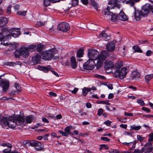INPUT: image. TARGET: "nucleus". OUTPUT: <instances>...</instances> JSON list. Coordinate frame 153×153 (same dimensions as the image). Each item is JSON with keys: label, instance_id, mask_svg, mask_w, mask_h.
I'll list each match as a JSON object with an SVG mask.
<instances>
[{"label": "nucleus", "instance_id": "obj_1", "mask_svg": "<svg viewBox=\"0 0 153 153\" xmlns=\"http://www.w3.org/2000/svg\"><path fill=\"white\" fill-rule=\"evenodd\" d=\"M150 8V6L148 4H146L143 7L141 10H135L134 17L136 21L139 20L141 16H145L146 15Z\"/></svg>", "mask_w": 153, "mask_h": 153}, {"label": "nucleus", "instance_id": "obj_2", "mask_svg": "<svg viewBox=\"0 0 153 153\" xmlns=\"http://www.w3.org/2000/svg\"><path fill=\"white\" fill-rule=\"evenodd\" d=\"M7 119V117H3L0 120V124L3 127L7 126L10 128H14L17 125L15 119L9 120Z\"/></svg>", "mask_w": 153, "mask_h": 153}, {"label": "nucleus", "instance_id": "obj_3", "mask_svg": "<svg viewBox=\"0 0 153 153\" xmlns=\"http://www.w3.org/2000/svg\"><path fill=\"white\" fill-rule=\"evenodd\" d=\"M113 8V7L111 8L110 7L108 6L106 8L104 9L102 13L105 16H108L109 18H111V20L112 22H115L118 19V16H117L115 14L110 11V9Z\"/></svg>", "mask_w": 153, "mask_h": 153}, {"label": "nucleus", "instance_id": "obj_4", "mask_svg": "<svg viewBox=\"0 0 153 153\" xmlns=\"http://www.w3.org/2000/svg\"><path fill=\"white\" fill-rule=\"evenodd\" d=\"M43 59L45 60H51L53 57L54 55V52L53 50H49L46 51H43L42 53Z\"/></svg>", "mask_w": 153, "mask_h": 153}, {"label": "nucleus", "instance_id": "obj_5", "mask_svg": "<svg viewBox=\"0 0 153 153\" xmlns=\"http://www.w3.org/2000/svg\"><path fill=\"white\" fill-rule=\"evenodd\" d=\"M99 55V52L97 50L90 49L88 50V56L89 59L94 61L96 60Z\"/></svg>", "mask_w": 153, "mask_h": 153}, {"label": "nucleus", "instance_id": "obj_6", "mask_svg": "<svg viewBox=\"0 0 153 153\" xmlns=\"http://www.w3.org/2000/svg\"><path fill=\"white\" fill-rule=\"evenodd\" d=\"M95 65L94 61L89 59L83 64V66L85 69L92 70L94 68Z\"/></svg>", "mask_w": 153, "mask_h": 153}, {"label": "nucleus", "instance_id": "obj_7", "mask_svg": "<svg viewBox=\"0 0 153 153\" xmlns=\"http://www.w3.org/2000/svg\"><path fill=\"white\" fill-rule=\"evenodd\" d=\"M58 30L62 32H66L70 28L69 24L66 22H62L59 24L58 26Z\"/></svg>", "mask_w": 153, "mask_h": 153}, {"label": "nucleus", "instance_id": "obj_8", "mask_svg": "<svg viewBox=\"0 0 153 153\" xmlns=\"http://www.w3.org/2000/svg\"><path fill=\"white\" fill-rule=\"evenodd\" d=\"M128 72L127 69L126 67H123L120 70L117 71L116 73L117 74L121 79H123L126 76Z\"/></svg>", "mask_w": 153, "mask_h": 153}, {"label": "nucleus", "instance_id": "obj_9", "mask_svg": "<svg viewBox=\"0 0 153 153\" xmlns=\"http://www.w3.org/2000/svg\"><path fill=\"white\" fill-rule=\"evenodd\" d=\"M0 85L3 88V90L4 92H6L9 87V83L6 80L1 78L0 76Z\"/></svg>", "mask_w": 153, "mask_h": 153}, {"label": "nucleus", "instance_id": "obj_10", "mask_svg": "<svg viewBox=\"0 0 153 153\" xmlns=\"http://www.w3.org/2000/svg\"><path fill=\"white\" fill-rule=\"evenodd\" d=\"M153 143L147 142L142 148L143 151L145 153H148L152 152L153 150Z\"/></svg>", "mask_w": 153, "mask_h": 153}, {"label": "nucleus", "instance_id": "obj_11", "mask_svg": "<svg viewBox=\"0 0 153 153\" xmlns=\"http://www.w3.org/2000/svg\"><path fill=\"white\" fill-rule=\"evenodd\" d=\"M108 56V54L106 51H102L97 58V62H101L103 61Z\"/></svg>", "mask_w": 153, "mask_h": 153}, {"label": "nucleus", "instance_id": "obj_12", "mask_svg": "<svg viewBox=\"0 0 153 153\" xmlns=\"http://www.w3.org/2000/svg\"><path fill=\"white\" fill-rule=\"evenodd\" d=\"M21 56L25 58L29 55V51L28 49L25 47H22L20 48Z\"/></svg>", "mask_w": 153, "mask_h": 153}, {"label": "nucleus", "instance_id": "obj_13", "mask_svg": "<svg viewBox=\"0 0 153 153\" xmlns=\"http://www.w3.org/2000/svg\"><path fill=\"white\" fill-rule=\"evenodd\" d=\"M11 31V35L14 37H18L20 35V30L19 28H13L10 29L9 32Z\"/></svg>", "mask_w": 153, "mask_h": 153}, {"label": "nucleus", "instance_id": "obj_14", "mask_svg": "<svg viewBox=\"0 0 153 153\" xmlns=\"http://www.w3.org/2000/svg\"><path fill=\"white\" fill-rule=\"evenodd\" d=\"M15 119L17 125L21 126L23 125L25 122V119L23 117L19 116H16Z\"/></svg>", "mask_w": 153, "mask_h": 153}, {"label": "nucleus", "instance_id": "obj_15", "mask_svg": "<svg viewBox=\"0 0 153 153\" xmlns=\"http://www.w3.org/2000/svg\"><path fill=\"white\" fill-rule=\"evenodd\" d=\"M107 50L108 51H113L115 47V45L113 42H109L106 46Z\"/></svg>", "mask_w": 153, "mask_h": 153}, {"label": "nucleus", "instance_id": "obj_16", "mask_svg": "<svg viewBox=\"0 0 153 153\" xmlns=\"http://www.w3.org/2000/svg\"><path fill=\"white\" fill-rule=\"evenodd\" d=\"M105 70H108L110 68H113L114 64L112 61L109 60H106L105 62Z\"/></svg>", "mask_w": 153, "mask_h": 153}, {"label": "nucleus", "instance_id": "obj_17", "mask_svg": "<svg viewBox=\"0 0 153 153\" xmlns=\"http://www.w3.org/2000/svg\"><path fill=\"white\" fill-rule=\"evenodd\" d=\"M118 19L122 21H126L128 18L124 12L120 11L118 15Z\"/></svg>", "mask_w": 153, "mask_h": 153}, {"label": "nucleus", "instance_id": "obj_18", "mask_svg": "<svg viewBox=\"0 0 153 153\" xmlns=\"http://www.w3.org/2000/svg\"><path fill=\"white\" fill-rule=\"evenodd\" d=\"M40 56L39 54H36L32 57V62L34 64H38L40 61Z\"/></svg>", "mask_w": 153, "mask_h": 153}, {"label": "nucleus", "instance_id": "obj_19", "mask_svg": "<svg viewBox=\"0 0 153 153\" xmlns=\"http://www.w3.org/2000/svg\"><path fill=\"white\" fill-rule=\"evenodd\" d=\"M38 69L43 71L45 73H47L51 69V67L50 65H48L46 67L39 66L38 67Z\"/></svg>", "mask_w": 153, "mask_h": 153}, {"label": "nucleus", "instance_id": "obj_20", "mask_svg": "<svg viewBox=\"0 0 153 153\" xmlns=\"http://www.w3.org/2000/svg\"><path fill=\"white\" fill-rule=\"evenodd\" d=\"M7 23V19L4 17L0 18V27L5 25Z\"/></svg>", "mask_w": 153, "mask_h": 153}, {"label": "nucleus", "instance_id": "obj_21", "mask_svg": "<svg viewBox=\"0 0 153 153\" xmlns=\"http://www.w3.org/2000/svg\"><path fill=\"white\" fill-rule=\"evenodd\" d=\"M71 66L72 68H76L77 65L76 59L74 57L72 56L71 58Z\"/></svg>", "mask_w": 153, "mask_h": 153}, {"label": "nucleus", "instance_id": "obj_22", "mask_svg": "<svg viewBox=\"0 0 153 153\" xmlns=\"http://www.w3.org/2000/svg\"><path fill=\"white\" fill-rule=\"evenodd\" d=\"M34 119V116L33 115H29L26 117L25 119L26 123H30Z\"/></svg>", "mask_w": 153, "mask_h": 153}, {"label": "nucleus", "instance_id": "obj_23", "mask_svg": "<svg viewBox=\"0 0 153 153\" xmlns=\"http://www.w3.org/2000/svg\"><path fill=\"white\" fill-rule=\"evenodd\" d=\"M9 32L8 30L7 32H5V35H3V40L4 41L9 40L11 38V36L9 34Z\"/></svg>", "mask_w": 153, "mask_h": 153}, {"label": "nucleus", "instance_id": "obj_24", "mask_svg": "<svg viewBox=\"0 0 153 153\" xmlns=\"http://www.w3.org/2000/svg\"><path fill=\"white\" fill-rule=\"evenodd\" d=\"M132 78L134 79H136L140 77V74L137 71H134L132 72Z\"/></svg>", "mask_w": 153, "mask_h": 153}, {"label": "nucleus", "instance_id": "obj_25", "mask_svg": "<svg viewBox=\"0 0 153 153\" xmlns=\"http://www.w3.org/2000/svg\"><path fill=\"white\" fill-rule=\"evenodd\" d=\"M84 51L82 49H79L77 52V57L79 58L81 57L82 56L83 54Z\"/></svg>", "mask_w": 153, "mask_h": 153}, {"label": "nucleus", "instance_id": "obj_26", "mask_svg": "<svg viewBox=\"0 0 153 153\" xmlns=\"http://www.w3.org/2000/svg\"><path fill=\"white\" fill-rule=\"evenodd\" d=\"M2 32L3 33V34H1V33H0V41H1L2 40H3V35H5V32H8V29H7V28H3L2 29Z\"/></svg>", "mask_w": 153, "mask_h": 153}, {"label": "nucleus", "instance_id": "obj_27", "mask_svg": "<svg viewBox=\"0 0 153 153\" xmlns=\"http://www.w3.org/2000/svg\"><path fill=\"white\" fill-rule=\"evenodd\" d=\"M40 143L37 141H33L30 143V145L32 146L38 147L39 146H40Z\"/></svg>", "mask_w": 153, "mask_h": 153}, {"label": "nucleus", "instance_id": "obj_28", "mask_svg": "<svg viewBox=\"0 0 153 153\" xmlns=\"http://www.w3.org/2000/svg\"><path fill=\"white\" fill-rule=\"evenodd\" d=\"M123 65V62L121 60H119L117 62L115 65V67L116 68H120Z\"/></svg>", "mask_w": 153, "mask_h": 153}, {"label": "nucleus", "instance_id": "obj_29", "mask_svg": "<svg viewBox=\"0 0 153 153\" xmlns=\"http://www.w3.org/2000/svg\"><path fill=\"white\" fill-rule=\"evenodd\" d=\"M20 63L19 62H7L6 63L5 65L10 66H14L17 65L19 64V63Z\"/></svg>", "mask_w": 153, "mask_h": 153}, {"label": "nucleus", "instance_id": "obj_30", "mask_svg": "<svg viewBox=\"0 0 153 153\" xmlns=\"http://www.w3.org/2000/svg\"><path fill=\"white\" fill-rule=\"evenodd\" d=\"M133 49L134 50L135 52L142 53L143 51L140 48L137 46H134L133 47Z\"/></svg>", "mask_w": 153, "mask_h": 153}, {"label": "nucleus", "instance_id": "obj_31", "mask_svg": "<svg viewBox=\"0 0 153 153\" xmlns=\"http://www.w3.org/2000/svg\"><path fill=\"white\" fill-rule=\"evenodd\" d=\"M101 37H105L106 39H108L109 37L108 36V35L105 33L104 31H102L101 33L99 35Z\"/></svg>", "mask_w": 153, "mask_h": 153}, {"label": "nucleus", "instance_id": "obj_32", "mask_svg": "<svg viewBox=\"0 0 153 153\" xmlns=\"http://www.w3.org/2000/svg\"><path fill=\"white\" fill-rule=\"evenodd\" d=\"M44 46L41 44H39L37 45L36 50L39 52L41 51L43 48Z\"/></svg>", "mask_w": 153, "mask_h": 153}, {"label": "nucleus", "instance_id": "obj_33", "mask_svg": "<svg viewBox=\"0 0 153 153\" xmlns=\"http://www.w3.org/2000/svg\"><path fill=\"white\" fill-rule=\"evenodd\" d=\"M99 146L100 147L99 148V149L100 151L103 148L107 150L109 148L108 145L104 144H101Z\"/></svg>", "mask_w": 153, "mask_h": 153}, {"label": "nucleus", "instance_id": "obj_34", "mask_svg": "<svg viewBox=\"0 0 153 153\" xmlns=\"http://www.w3.org/2000/svg\"><path fill=\"white\" fill-rule=\"evenodd\" d=\"M148 136L149 137L148 140V142L152 143V142L153 141V133H150L148 135Z\"/></svg>", "mask_w": 153, "mask_h": 153}, {"label": "nucleus", "instance_id": "obj_35", "mask_svg": "<svg viewBox=\"0 0 153 153\" xmlns=\"http://www.w3.org/2000/svg\"><path fill=\"white\" fill-rule=\"evenodd\" d=\"M126 4H129L131 7H133L135 4V2L134 0H128L126 1Z\"/></svg>", "mask_w": 153, "mask_h": 153}, {"label": "nucleus", "instance_id": "obj_36", "mask_svg": "<svg viewBox=\"0 0 153 153\" xmlns=\"http://www.w3.org/2000/svg\"><path fill=\"white\" fill-rule=\"evenodd\" d=\"M153 77V74L146 75L145 76V79L146 82H148Z\"/></svg>", "mask_w": 153, "mask_h": 153}, {"label": "nucleus", "instance_id": "obj_37", "mask_svg": "<svg viewBox=\"0 0 153 153\" xmlns=\"http://www.w3.org/2000/svg\"><path fill=\"white\" fill-rule=\"evenodd\" d=\"M141 126H136L134 125L131 126L130 127V128L131 130H135L136 131L139 130L141 128Z\"/></svg>", "mask_w": 153, "mask_h": 153}, {"label": "nucleus", "instance_id": "obj_38", "mask_svg": "<svg viewBox=\"0 0 153 153\" xmlns=\"http://www.w3.org/2000/svg\"><path fill=\"white\" fill-rule=\"evenodd\" d=\"M91 4L97 10L98 9V5L97 4L94 0H91Z\"/></svg>", "mask_w": 153, "mask_h": 153}, {"label": "nucleus", "instance_id": "obj_39", "mask_svg": "<svg viewBox=\"0 0 153 153\" xmlns=\"http://www.w3.org/2000/svg\"><path fill=\"white\" fill-rule=\"evenodd\" d=\"M137 140L140 142H142L145 139L144 137H143L142 135H137Z\"/></svg>", "mask_w": 153, "mask_h": 153}, {"label": "nucleus", "instance_id": "obj_40", "mask_svg": "<svg viewBox=\"0 0 153 153\" xmlns=\"http://www.w3.org/2000/svg\"><path fill=\"white\" fill-rule=\"evenodd\" d=\"M15 56L16 58H19L21 56L20 49L19 51L16 50L14 53Z\"/></svg>", "mask_w": 153, "mask_h": 153}, {"label": "nucleus", "instance_id": "obj_41", "mask_svg": "<svg viewBox=\"0 0 153 153\" xmlns=\"http://www.w3.org/2000/svg\"><path fill=\"white\" fill-rule=\"evenodd\" d=\"M52 0H44V4L45 6L47 7L50 5Z\"/></svg>", "mask_w": 153, "mask_h": 153}, {"label": "nucleus", "instance_id": "obj_42", "mask_svg": "<svg viewBox=\"0 0 153 153\" xmlns=\"http://www.w3.org/2000/svg\"><path fill=\"white\" fill-rule=\"evenodd\" d=\"M98 103L102 104L109 105H110V103H109L108 100L100 101L98 102Z\"/></svg>", "mask_w": 153, "mask_h": 153}, {"label": "nucleus", "instance_id": "obj_43", "mask_svg": "<svg viewBox=\"0 0 153 153\" xmlns=\"http://www.w3.org/2000/svg\"><path fill=\"white\" fill-rule=\"evenodd\" d=\"M137 102L142 106L144 105H145L143 100L141 99H137Z\"/></svg>", "mask_w": 153, "mask_h": 153}, {"label": "nucleus", "instance_id": "obj_44", "mask_svg": "<svg viewBox=\"0 0 153 153\" xmlns=\"http://www.w3.org/2000/svg\"><path fill=\"white\" fill-rule=\"evenodd\" d=\"M87 88H84L82 90V93L83 95L85 96L89 91H90Z\"/></svg>", "mask_w": 153, "mask_h": 153}, {"label": "nucleus", "instance_id": "obj_45", "mask_svg": "<svg viewBox=\"0 0 153 153\" xmlns=\"http://www.w3.org/2000/svg\"><path fill=\"white\" fill-rule=\"evenodd\" d=\"M11 6L10 5H9L8 7H7V8L6 10V13L8 14H10L11 13Z\"/></svg>", "mask_w": 153, "mask_h": 153}, {"label": "nucleus", "instance_id": "obj_46", "mask_svg": "<svg viewBox=\"0 0 153 153\" xmlns=\"http://www.w3.org/2000/svg\"><path fill=\"white\" fill-rule=\"evenodd\" d=\"M78 0H72V5L73 6H75L78 4Z\"/></svg>", "mask_w": 153, "mask_h": 153}, {"label": "nucleus", "instance_id": "obj_47", "mask_svg": "<svg viewBox=\"0 0 153 153\" xmlns=\"http://www.w3.org/2000/svg\"><path fill=\"white\" fill-rule=\"evenodd\" d=\"M104 110L101 108H100L98 109L97 112L98 115L100 116H101L103 113Z\"/></svg>", "mask_w": 153, "mask_h": 153}, {"label": "nucleus", "instance_id": "obj_48", "mask_svg": "<svg viewBox=\"0 0 153 153\" xmlns=\"http://www.w3.org/2000/svg\"><path fill=\"white\" fill-rule=\"evenodd\" d=\"M59 132L64 136L67 137L68 135V133H67L65 132H64L62 130L59 131Z\"/></svg>", "mask_w": 153, "mask_h": 153}, {"label": "nucleus", "instance_id": "obj_49", "mask_svg": "<svg viewBox=\"0 0 153 153\" xmlns=\"http://www.w3.org/2000/svg\"><path fill=\"white\" fill-rule=\"evenodd\" d=\"M11 148H9L7 149H4L3 151V153H12V152H11Z\"/></svg>", "mask_w": 153, "mask_h": 153}, {"label": "nucleus", "instance_id": "obj_50", "mask_svg": "<svg viewBox=\"0 0 153 153\" xmlns=\"http://www.w3.org/2000/svg\"><path fill=\"white\" fill-rule=\"evenodd\" d=\"M143 152L142 148L141 149V150H140L138 149H136L134 150L133 153H142Z\"/></svg>", "mask_w": 153, "mask_h": 153}, {"label": "nucleus", "instance_id": "obj_51", "mask_svg": "<svg viewBox=\"0 0 153 153\" xmlns=\"http://www.w3.org/2000/svg\"><path fill=\"white\" fill-rule=\"evenodd\" d=\"M117 1L116 0L114 1V7H117L118 8H119L120 7V5L119 4H118L117 2Z\"/></svg>", "mask_w": 153, "mask_h": 153}, {"label": "nucleus", "instance_id": "obj_52", "mask_svg": "<svg viewBox=\"0 0 153 153\" xmlns=\"http://www.w3.org/2000/svg\"><path fill=\"white\" fill-rule=\"evenodd\" d=\"M71 128V127L68 126L65 128V131L68 134V133H70Z\"/></svg>", "mask_w": 153, "mask_h": 153}, {"label": "nucleus", "instance_id": "obj_53", "mask_svg": "<svg viewBox=\"0 0 153 153\" xmlns=\"http://www.w3.org/2000/svg\"><path fill=\"white\" fill-rule=\"evenodd\" d=\"M107 152L110 153H118V150L114 149H110Z\"/></svg>", "mask_w": 153, "mask_h": 153}, {"label": "nucleus", "instance_id": "obj_54", "mask_svg": "<svg viewBox=\"0 0 153 153\" xmlns=\"http://www.w3.org/2000/svg\"><path fill=\"white\" fill-rule=\"evenodd\" d=\"M14 86L17 89L18 91H19L21 90V88L20 87L19 85L17 83H15L14 84Z\"/></svg>", "mask_w": 153, "mask_h": 153}, {"label": "nucleus", "instance_id": "obj_55", "mask_svg": "<svg viewBox=\"0 0 153 153\" xmlns=\"http://www.w3.org/2000/svg\"><path fill=\"white\" fill-rule=\"evenodd\" d=\"M26 13V11H19L17 13V14L24 16L25 15Z\"/></svg>", "mask_w": 153, "mask_h": 153}, {"label": "nucleus", "instance_id": "obj_56", "mask_svg": "<svg viewBox=\"0 0 153 153\" xmlns=\"http://www.w3.org/2000/svg\"><path fill=\"white\" fill-rule=\"evenodd\" d=\"M108 57L110 59L112 60H114L116 58V56L115 55L111 54L108 55Z\"/></svg>", "mask_w": 153, "mask_h": 153}, {"label": "nucleus", "instance_id": "obj_57", "mask_svg": "<svg viewBox=\"0 0 153 153\" xmlns=\"http://www.w3.org/2000/svg\"><path fill=\"white\" fill-rule=\"evenodd\" d=\"M101 139L103 141L107 142L110 141V139L105 137H102L101 138Z\"/></svg>", "mask_w": 153, "mask_h": 153}, {"label": "nucleus", "instance_id": "obj_58", "mask_svg": "<svg viewBox=\"0 0 153 153\" xmlns=\"http://www.w3.org/2000/svg\"><path fill=\"white\" fill-rule=\"evenodd\" d=\"M142 110L148 112H150V110L149 108L145 107H143L142 108Z\"/></svg>", "mask_w": 153, "mask_h": 153}, {"label": "nucleus", "instance_id": "obj_59", "mask_svg": "<svg viewBox=\"0 0 153 153\" xmlns=\"http://www.w3.org/2000/svg\"><path fill=\"white\" fill-rule=\"evenodd\" d=\"M111 123V122L109 120H108L105 121L104 122V123L105 124L106 126H110Z\"/></svg>", "mask_w": 153, "mask_h": 153}, {"label": "nucleus", "instance_id": "obj_60", "mask_svg": "<svg viewBox=\"0 0 153 153\" xmlns=\"http://www.w3.org/2000/svg\"><path fill=\"white\" fill-rule=\"evenodd\" d=\"M1 145L2 146H7L9 148H11L12 147V146L10 144H6L5 143H3Z\"/></svg>", "mask_w": 153, "mask_h": 153}, {"label": "nucleus", "instance_id": "obj_61", "mask_svg": "<svg viewBox=\"0 0 153 153\" xmlns=\"http://www.w3.org/2000/svg\"><path fill=\"white\" fill-rule=\"evenodd\" d=\"M37 25L39 26H44L45 25V24L44 23L39 21L37 23Z\"/></svg>", "mask_w": 153, "mask_h": 153}, {"label": "nucleus", "instance_id": "obj_62", "mask_svg": "<svg viewBox=\"0 0 153 153\" xmlns=\"http://www.w3.org/2000/svg\"><path fill=\"white\" fill-rule=\"evenodd\" d=\"M78 90V89L77 88H75L73 90H70V91L71 92L74 94H76Z\"/></svg>", "mask_w": 153, "mask_h": 153}, {"label": "nucleus", "instance_id": "obj_63", "mask_svg": "<svg viewBox=\"0 0 153 153\" xmlns=\"http://www.w3.org/2000/svg\"><path fill=\"white\" fill-rule=\"evenodd\" d=\"M42 121L45 123H49L48 120L45 117H42Z\"/></svg>", "mask_w": 153, "mask_h": 153}, {"label": "nucleus", "instance_id": "obj_64", "mask_svg": "<svg viewBox=\"0 0 153 153\" xmlns=\"http://www.w3.org/2000/svg\"><path fill=\"white\" fill-rule=\"evenodd\" d=\"M124 115L125 116L129 117H131L133 116V114L131 113H128L127 112H125Z\"/></svg>", "mask_w": 153, "mask_h": 153}]
</instances>
